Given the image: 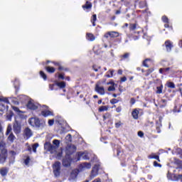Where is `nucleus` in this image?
<instances>
[{"mask_svg":"<svg viewBox=\"0 0 182 182\" xmlns=\"http://www.w3.org/2000/svg\"><path fill=\"white\" fill-rule=\"evenodd\" d=\"M177 163H178L179 164H181V165H182V161H181L178 160V161H177Z\"/></svg>","mask_w":182,"mask_h":182,"instance_id":"nucleus-63","label":"nucleus"},{"mask_svg":"<svg viewBox=\"0 0 182 182\" xmlns=\"http://www.w3.org/2000/svg\"><path fill=\"white\" fill-rule=\"evenodd\" d=\"M96 19H97L96 14L92 15V17L91 18V22L92 23V26H96V24L95 23V22H96Z\"/></svg>","mask_w":182,"mask_h":182,"instance_id":"nucleus-29","label":"nucleus"},{"mask_svg":"<svg viewBox=\"0 0 182 182\" xmlns=\"http://www.w3.org/2000/svg\"><path fill=\"white\" fill-rule=\"evenodd\" d=\"M107 85H112V86L108 87V92H114V90H116V88H114V82H108Z\"/></svg>","mask_w":182,"mask_h":182,"instance_id":"nucleus-21","label":"nucleus"},{"mask_svg":"<svg viewBox=\"0 0 182 182\" xmlns=\"http://www.w3.org/2000/svg\"><path fill=\"white\" fill-rule=\"evenodd\" d=\"M123 70H118V75H122Z\"/></svg>","mask_w":182,"mask_h":182,"instance_id":"nucleus-57","label":"nucleus"},{"mask_svg":"<svg viewBox=\"0 0 182 182\" xmlns=\"http://www.w3.org/2000/svg\"><path fill=\"white\" fill-rule=\"evenodd\" d=\"M0 173L1 174V176H6V174L8 173V170H6V168H2L0 170Z\"/></svg>","mask_w":182,"mask_h":182,"instance_id":"nucleus-28","label":"nucleus"},{"mask_svg":"<svg viewBox=\"0 0 182 182\" xmlns=\"http://www.w3.org/2000/svg\"><path fill=\"white\" fill-rule=\"evenodd\" d=\"M165 46L166 48L167 52H171V48H173V43H171V41H166L165 42Z\"/></svg>","mask_w":182,"mask_h":182,"instance_id":"nucleus-12","label":"nucleus"},{"mask_svg":"<svg viewBox=\"0 0 182 182\" xmlns=\"http://www.w3.org/2000/svg\"><path fill=\"white\" fill-rule=\"evenodd\" d=\"M24 134L26 139H29L30 137H32L33 133L32 132V130L31 129L27 127L24 129Z\"/></svg>","mask_w":182,"mask_h":182,"instance_id":"nucleus-9","label":"nucleus"},{"mask_svg":"<svg viewBox=\"0 0 182 182\" xmlns=\"http://www.w3.org/2000/svg\"><path fill=\"white\" fill-rule=\"evenodd\" d=\"M53 123H55V120L54 119H50L48 121L49 126H53Z\"/></svg>","mask_w":182,"mask_h":182,"instance_id":"nucleus-44","label":"nucleus"},{"mask_svg":"<svg viewBox=\"0 0 182 182\" xmlns=\"http://www.w3.org/2000/svg\"><path fill=\"white\" fill-rule=\"evenodd\" d=\"M11 133H12V125L9 124L7 127L6 134V136H8V134H11Z\"/></svg>","mask_w":182,"mask_h":182,"instance_id":"nucleus-26","label":"nucleus"},{"mask_svg":"<svg viewBox=\"0 0 182 182\" xmlns=\"http://www.w3.org/2000/svg\"><path fill=\"white\" fill-rule=\"evenodd\" d=\"M154 71V69H153V68L149 69V70H147V73H146V76H149V75H150V73H152Z\"/></svg>","mask_w":182,"mask_h":182,"instance_id":"nucleus-42","label":"nucleus"},{"mask_svg":"<svg viewBox=\"0 0 182 182\" xmlns=\"http://www.w3.org/2000/svg\"><path fill=\"white\" fill-rule=\"evenodd\" d=\"M109 36H110V31L107 32V33L104 35V38H109Z\"/></svg>","mask_w":182,"mask_h":182,"instance_id":"nucleus-50","label":"nucleus"},{"mask_svg":"<svg viewBox=\"0 0 182 182\" xmlns=\"http://www.w3.org/2000/svg\"><path fill=\"white\" fill-rule=\"evenodd\" d=\"M27 106H28V109H31V110H36V109H38V106L34 105V103L31 101L28 102Z\"/></svg>","mask_w":182,"mask_h":182,"instance_id":"nucleus-15","label":"nucleus"},{"mask_svg":"<svg viewBox=\"0 0 182 182\" xmlns=\"http://www.w3.org/2000/svg\"><path fill=\"white\" fill-rule=\"evenodd\" d=\"M65 140L67 141V143H70V141H72V135L70 134H68L65 136Z\"/></svg>","mask_w":182,"mask_h":182,"instance_id":"nucleus-30","label":"nucleus"},{"mask_svg":"<svg viewBox=\"0 0 182 182\" xmlns=\"http://www.w3.org/2000/svg\"><path fill=\"white\" fill-rule=\"evenodd\" d=\"M162 21L165 22V23H168V18H167V16H164L162 17Z\"/></svg>","mask_w":182,"mask_h":182,"instance_id":"nucleus-40","label":"nucleus"},{"mask_svg":"<svg viewBox=\"0 0 182 182\" xmlns=\"http://www.w3.org/2000/svg\"><path fill=\"white\" fill-rule=\"evenodd\" d=\"M2 102H4L5 103H9V100H8V98H2L1 99Z\"/></svg>","mask_w":182,"mask_h":182,"instance_id":"nucleus-48","label":"nucleus"},{"mask_svg":"<svg viewBox=\"0 0 182 182\" xmlns=\"http://www.w3.org/2000/svg\"><path fill=\"white\" fill-rule=\"evenodd\" d=\"M12 116H14V114L12 113H9L6 114V119L7 120H9V122H11L12 120Z\"/></svg>","mask_w":182,"mask_h":182,"instance_id":"nucleus-33","label":"nucleus"},{"mask_svg":"<svg viewBox=\"0 0 182 182\" xmlns=\"http://www.w3.org/2000/svg\"><path fill=\"white\" fill-rule=\"evenodd\" d=\"M87 41H90L91 42H93V41H95V39H96V38L95 37V36L92 33H87Z\"/></svg>","mask_w":182,"mask_h":182,"instance_id":"nucleus-16","label":"nucleus"},{"mask_svg":"<svg viewBox=\"0 0 182 182\" xmlns=\"http://www.w3.org/2000/svg\"><path fill=\"white\" fill-rule=\"evenodd\" d=\"M108 108L107 106H101L100 108H99V112H106L107 111Z\"/></svg>","mask_w":182,"mask_h":182,"instance_id":"nucleus-32","label":"nucleus"},{"mask_svg":"<svg viewBox=\"0 0 182 182\" xmlns=\"http://www.w3.org/2000/svg\"><path fill=\"white\" fill-rule=\"evenodd\" d=\"M116 15H119V14H120V10H117L116 12H115Z\"/></svg>","mask_w":182,"mask_h":182,"instance_id":"nucleus-61","label":"nucleus"},{"mask_svg":"<svg viewBox=\"0 0 182 182\" xmlns=\"http://www.w3.org/2000/svg\"><path fill=\"white\" fill-rule=\"evenodd\" d=\"M129 56H130V53H126L124 55H121V58L122 59H128Z\"/></svg>","mask_w":182,"mask_h":182,"instance_id":"nucleus-35","label":"nucleus"},{"mask_svg":"<svg viewBox=\"0 0 182 182\" xmlns=\"http://www.w3.org/2000/svg\"><path fill=\"white\" fill-rule=\"evenodd\" d=\"M30 161H31V158H29V156H27L26 159L24 160V164H26V166H29Z\"/></svg>","mask_w":182,"mask_h":182,"instance_id":"nucleus-34","label":"nucleus"},{"mask_svg":"<svg viewBox=\"0 0 182 182\" xmlns=\"http://www.w3.org/2000/svg\"><path fill=\"white\" fill-rule=\"evenodd\" d=\"M110 103L112 105H116V103H119V100L117 99H112L110 100Z\"/></svg>","mask_w":182,"mask_h":182,"instance_id":"nucleus-41","label":"nucleus"},{"mask_svg":"<svg viewBox=\"0 0 182 182\" xmlns=\"http://www.w3.org/2000/svg\"><path fill=\"white\" fill-rule=\"evenodd\" d=\"M13 129H14V133H16V134H19V133H21V122L18 121V119H15L14 124L13 125Z\"/></svg>","mask_w":182,"mask_h":182,"instance_id":"nucleus-5","label":"nucleus"},{"mask_svg":"<svg viewBox=\"0 0 182 182\" xmlns=\"http://www.w3.org/2000/svg\"><path fill=\"white\" fill-rule=\"evenodd\" d=\"M95 90L97 92V93H100V95H105V88L99 86L97 84L95 86Z\"/></svg>","mask_w":182,"mask_h":182,"instance_id":"nucleus-11","label":"nucleus"},{"mask_svg":"<svg viewBox=\"0 0 182 182\" xmlns=\"http://www.w3.org/2000/svg\"><path fill=\"white\" fill-rule=\"evenodd\" d=\"M63 166H64V167H69V166H70V161H69L68 159H64L63 160Z\"/></svg>","mask_w":182,"mask_h":182,"instance_id":"nucleus-19","label":"nucleus"},{"mask_svg":"<svg viewBox=\"0 0 182 182\" xmlns=\"http://www.w3.org/2000/svg\"><path fill=\"white\" fill-rule=\"evenodd\" d=\"M76 151V146L73 144H68L66 147V154H72V153H75Z\"/></svg>","mask_w":182,"mask_h":182,"instance_id":"nucleus-6","label":"nucleus"},{"mask_svg":"<svg viewBox=\"0 0 182 182\" xmlns=\"http://www.w3.org/2000/svg\"><path fill=\"white\" fill-rule=\"evenodd\" d=\"M156 93L158 95H161V93H163V85L156 87Z\"/></svg>","mask_w":182,"mask_h":182,"instance_id":"nucleus-27","label":"nucleus"},{"mask_svg":"<svg viewBox=\"0 0 182 182\" xmlns=\"http://www.w3.org/2000/svg\"><path fill=\"white\" fill-rule=\"evenodd\" d=\"M116 112H117V113H120V112H122V107H118L116 109Z\"/></svg>","mask_w":182,"mask_h":182,"instance_id":"nucleus-51","label":"nucleus"},{"mask_svg":"<svg viewBox=\"0 0 182 182\" xmlns=\"http://www.w3.org/2000/svg\"><path fill=\"white\" fill-rule=\"evenodd\" d=\"M58 70H63V67L60 65V66H58Z\"/></svg>","mask_w":182,"mask_h":182,"instance_id":"nucleus-59","label":"nucleus"},{"mask_svg":"<svg viewBox=\"0 0 182 182\" xmlns=\"http://www.w3.org/2000/svg\"><path fill=\"white\" fill-rule=\"evenodd\" d=\"M76 177H77V171L73 170L71 172L70 176L69 178L70 181H72L73 180H76Z\"/></svg>","mask_w":182,"mask_h":182,"instance_id":"nucleus-13","label":"nucleus"},{"mask_svg":"<svg viewBox=\"0 0 182 182\" xmlns=\"http://www.w3.org/2000/svg\"><path fill=\"white\" fill-rule=\"evenodd\" d=\"M28 123L33 127H45V122H41L38 118L32 117L28 119Z\"/></svg>","mask_w":182,"mask_h":182,"instance_id":"nucleus-3","label":"nucleus"},{"mask_svg":"<svg viewBox=\"0 0 182 182\" xmlns=\"http://www.w3.org/2000/svg\"><path fill=\"white\" fill-rule=\"evenodd\" d=\"M148 159H155V160H157L158 161H160V158L159 156L155 155L154 154H151L148 156Z\"/></svg>","mask_w":182,"mask_h":182,"instance_id":"nucleus-24","label":"nucleus"},{"mask_svg":"<svg viewBox=\"0 0 182 182\" xmlns=\"http://www.w3.org/2000/svg\"><path fill=\"white\" fill-rule=\"evenodd\" d=\"M12 109L16 113H21V109H19V108H18V107L12 106Z\"/></svg>","mask_w":182,"mask_h":182,"instance_id":"nucleus-38","label":"nucleus"},{"mask_svg":"<svg viewBox=\"0 0 182 182\" xmlns=\"http://www.w3.org/2000/svg\"><path fill=\"white\" fill-rule=\"evenodd\" d=\"M53 87H55V84H52L49 85L50 90H53Z\"/></svg>","mask_w":182,"mask_h":182,"instance_id":"nucleus-52","label":"nucleus"},{"mask_svg":"<svg viewBox=\"0 0 182 182\" xmlns=\"http://www.w3.org/2000/svg\"><path fill=\"white\" fill-rule=\"evenodd\" d=\"M92 167V164L90 163H82L80 166V170L83 171L86 170V168H90Z\"/></svg>","mask_w":182,"mask_h":182,"instance_id":"nucleus-10","label":"nucleus"},{"mask_svg":"<svg viewBox=\"0 0 182 182\" xmlns=\"http://www.w3.org/2000/svg\"><path fill=\"white\" fill-rule=\"evenodd\" d=\"M8 140L9 141H11V143H14V140H15V135H14V133L9 134Z\"/></svg>","mask_w":182,"mask_h":182,"instance_id":"nucleus-23","label":"nucleus"},{"mask_svg":"<svg viewBox=\"0 0 182 182\" xmlns=\"http://www.w3.org/2000/svg\"><path fill=\"white\" fill-rule=\"evenodd\" d=\"M130 103L131 105H134L136 103V100L134 98H131Z\"/></svg>","mask_w":182,"mask_h":182,"instance_id":"nucleus-47","label":"nucleus"},{"mask_svg":"<svg viewBox=\"0 0 182 182\" xmlns=\"http://www.w3.org/2000/svg\"><path fill=\"white\" fill-rule=\"evenodd\" d=\"M99 173V166H97V165H95L93 168L92 170L91 171L90 173V178H95V177H96V176H97Z\"/></svg>","mask_w":182,"mask_h":182,"instance_id":"nucleus-7","label":"nucleus"},{"mask_svg":"<svg viewBox=\"0 0 182 182\" xmlns=\"http://www.w3.org/2000/svg\"><path fill=\"white\" fill-rule=\"evenodd\" d=\"M170 70V68H164V72H168Z\"/></svg>","mask_w":182,"mask_h":182,"instance_id":"nucleus-58","label":"nucleus"},{"mask_svg":"<svg viewBox=\"0 0 182 182\" xmlns=\"http://www.w3.org/2000/svg\"><path fill=\"white\" fill-rule=\"evenodd\" d=\"M0 164H2V163H5V160H6L8 156V152L5 149V143L4 142L0 143Z\"/></svg>","mask_w":182,"mask_h":182,"instance_id":"nucleus-2","label":"nucleus"},{"mask_svg":"<svg viewBox=\"0 0 182 182\" xmlns=\"http://www.w3.org/2000/svg\"><path fill=\"white\" fill-rule=\"evenodd\" d=\"M46 70H47V72H48V73H55V68L50 66L46 67Z\"/></svg>","mask_w":182,"mask_h":182,"instance_id":"nucleus-22","label":"nucleus"},{"mask_svg":"<svg viewBox=\"0 0 182 182\" xmlns=\"http://www.w3.org/2000/svg\"><path fill=\"white\" fill-rule=\"evenodd\" d=\"M40 75H41V77H43V79H44V80H46V74L45 73H43V71H41Z\"/></svg>","mask_w":182,"mask_h":182,"instance_id":"nucleus-39","label":"nucleus"},{"mask_svg":"<svg viewBox=\"0 0 182 182\" xmlns=\"http://www.w3.org/2000/svg\"><path fill=\"white\" fill-rule=\"evenodd\" d=\"M53 64L55 65V66H60V63L54 62Z\"/></svg>","mask_w":182,"mask_h":182,"instance_id":"nucleus-56","label":"nucleus"},{"mask_svg":"<svg viewBox=\"0 0 182 182\" xmlns=\"http://www.w3.org/2000/svg\"><path fill=\"white\" fill-rule=\"evenodd\" d=\"M83 9H92V3L86 1L85 5H82Z\"/></svg>","mask_w":182,"mask_h":182,"instance_id":"nucleus-17","label":"nucleus"},{"mask_svg":"<svg viewBox=\"0 0 182 182\" xmlns=\"http://www.w3.org/2000/svg\"><path fill=\"white\" fill-rule=\"evenodd\" d=\"M120 126H122L121 122L115 123V127H117V129H119V127H120Z\"/></svg>","mask_w":182,"mask_h":182,"instance_id":"nucleus-45","label":"nucleus"},{"mask_svg":"<svg viewBox=\"0 0 182 182\" xmlns=\"http://www.w3.org/2000/svg\"><path fill=\"white\" fill-rule=\"evenodd\" d=\"M163 72H164V69L161 68V69L159 70V73H163Z\"/></svg>","mask_w":182,"mask_h":182,"instance_id":"nucleus-60","label":"nucleus"},{"mask_svg":"<svg viewBox=\"0 0 182 182\" xmlns=\"http://www.w3.org/2000/svg\"><path fill=\"white\" fill-rule=\"evenodd\" d=\"M178 178H182V174L178 175Z\"/></svg>","mask_w":182,"mask_h":182,"instance_id":"nucleus-64","label":"nucleus"},{"mask_svg":"<svg viewBox=\"0 0 182 182\" xmlns=\"http://www.w3.org/2000/svg\"><path fill=\"white\" fill-rule=\"evenodd\" d=\"M79 157H82V159H84V160H89V159H90V154L88 153L87 151H85V152H80L78 154Z\"/></svg>","mask_w":182,"mask_h":182,"instance_id":"nucleus-8","label":"nucleus"},{"mask_svg":"<svg viewBox=\"0 0 182 182\" xmlns=\"http://www.w3.org/2000/svg\"><path fill=\"white\" fill-rule=\"evenodd\" d=\"M39 147V144L36 143L32 146L33 151L36 153V149Z\"/></svg>","mask_w":182,"mask_h":182,"instance_id":"nucleus-31","label":"nucleus"},{"mask_svg":"<svg viewBox=\"0 0 182 182\" xmlns=\"http://www.w3.org/2000/svg\"><path fill=\"white\" fill-rule=\"evenodd\" d=\"M138 136H139V137H143V136H144V134L143 133V132L139 131V132H138Z\"/></svg>","mask_w":182,"mask_h":182,"instance_id":"nucleus-49","label":"nucleus"},{"mask_svg":"<svg viewBox=\"0 0 182 182\" xmlns=\"http://www.w3.org/2000/svg\"><path fill=\"white\" fill-rule=\"evenodd\" d=\"M41 114L44 116V117H47V116H53V112L49 109H45L41 112Z\"/></svg>","mask_w":182,"mask_h":182,"instance_id":"nucleus-14","label":"nucleus"},{"mask_svg":"<svg viewBox=\"0 0 182 182\" xmlns=\"http://www.w3.org/2000/svg\"><path fill=\"white\" fill-rule=\"evenodd\" d=\"M127 80V78L126 77H123L121 78V82H126Z\"/></svg>","mask_w":182,"mask_h":182,"instance_id":"nucleus-54","label":"nucleus"},{"mask_svg":"<svg viewBox=\"0 0 182 182\" xmlns=\"http://www.w3.org/2000/svg\"><path fill=\"white\" fill-rule=\"evenodd\" d=\"M110 38H118L119 32L117 31H109Z\"/></svg>","mask_w":182,"mask_h":182,"instance_id":"nucleus-18","label":"nucleus"},{"mask_svg":"<svg viewBox=\"0 0 182 182\" xmlns=\"http://www.w3.org/2000/svg\"><path fill=\"white\" fill-rule=\"evenodd\" d=\"M109 72H110L111 77H113V73H114V70H109Z\"/></svg>","mask_w":182,"mask_h":182,"instance_id":"nucleus-55","label":"nucleus"},{"mask_svg":"<svg viewBox=\"0 0 182 182\" xmlns=\"http://www.w3.org/2000/svg\"><path fill=\"white\" fill-rule=\"evenodd\" d=\"M132 117H134V119H139V110H137V109H135L132 112Z\"/></svg>","mask_w":182,"mask_h":182,"instance_id":"nucleus-20","label":"nucleus"},{"mask_svg":"<svg viewBox=\"0 0 182 182\" xmlns=\"http://www.w3.org/2000/svg\"><path fill=\"white\" fill-rule=\"evenodd\" d=\"M154 167H161V164L157 163V161H154Z\"/></svg>","mask_w":182,"mask_h":182,"instance_id":"nucleus-43","label":"nucleus"},{"mask_svg":"<svg viewBox=\"0 0 182 182\" xmlns=\"http://www.w3.org/2000/svg\"><path fill=\"white\" fill-rule=\"evenodd\" d=\"M162 103H167V100H161Z\"/></svg>","mask_w":182,"mask_h":182,"instance_id":"nucleus-62","label":"nucleus"},{"mask_svg":"<svg viewBox=\"0 0 182 182\" xmlns=\"http://www.w3.org/2000/svg\"><path fill=\"white\" fill-rule=\"evenodd\" d=\"M136 28H137V26L136 25V23L130 24L129 26V29H131V31H134Z\"/></svg>","mask_w":182,"mask_h":182,"instance_id":"nucleus-37","label":"nucleus"},{"mask_svg":"<svg viewBox=\"0 0 182 182\" xmlns=\"http://www.w3.org/2000/svg\"><path fill=\"white\" fill-rule=\"evenodd\" d=\"M54 176L59 177L60 176V162L57 161L53 166Z\"/></svg>","mask_w":182,"mask_h":182,"instance_id":"nucleus-4","label":"nucleus"},{"mask_svg":"<svg viewBox=\"0 0 182 182\" xmlns=\"http://www.w3.org/2000/svg\"><path fill=\"white\" fill-rule=\"evenodd\" d=\"M59 147H60V141L58 139H54L53 141V144L50 142H46L44 144L45 150H47V151H50L52 154L56 153Z\"/></svg>","mask_w":182,"mask_h":182,"instance_id":"nucleus-1","label":"nucleus"},{"mask_svg":"<svg viewBox=\"0 0 182 182\" xmlns=\"http://www.w3.org/2000/svg\"><path fill=\"white\" fill-rule=\"evenodd\" d=\"M58 77H59V79H62L63 80L65 79V77H63V74H59Z\"/></svg>","mask_w":182,"mask_h":182,"instance_id":"nucleus-53","label":"nucleus"},{"mask_svg":"<svg viewBox=\"0 0 182 182\" xmlns=\"http://www.w3.org/2000/svg\"><path fill=\"white\" fill-rule=\"evenodd\" d=\"M56 85L57 86H58V87H60L61 89L66 87V83L63 81L60 82H57Z\"/></svg>","mask_w":182,"mask_h":182,"instance_id":"nucleus-25","label":"nucleus"},{"mask_svg":"<svg viewBox=\"0 0 182 182\" xmlns=\"http://www.w3.org/2000/svg\"><path fill=\"white\" fill-rule=\"evenodd\" d=\"M168 87H170L171 89H174L176 87V85L173 82H170L168 83Z\"/></svg>","mask_w":182,"mask_h":182,"instance_id":"nucleus-36","label":"nucleus"},{"mask_svg":"<svg viewBox=\"0 0 182 182\" xmlns=\"http://www.w3.org/2000/svg\"><path fill=\"white\" fill-rule=\"evenodd\" d=\"M147 60H150V59H146L144 62H143V65L144 66H145L146 68H149V65H147V63L146 62H147Z\"/></svg>","mask_w":182,"mask_h":182,"instance_id":"nucleus-46","label":"nucleus"}]
</instances>
